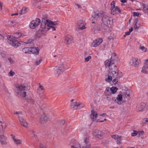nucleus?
I'll return each instance as SVG.
<instances>
[{
  "mask_svg": "<svg viewBox=\"0 0 148 148\" xmlns=\"http://www.w3.org/2000/svg\"><path fill=\"white\" fill-rule=\"evenodd\" d=\"M30 89V87L27 85L22 84L21 85L16 86L15 90L17 92L18 97H25L26 93L24 90H27Z\"/></svg>",
  "mask_w": 148,
  "mask_h": 148,
  "instance_id": "1",
  "label": "nucleus"
},
{
  "mask_svg": "<svg viewBox=\"0 0 148 148\" xmlns=\"http://www.w3.org/2000/svg\"><path fill=\"white\" fill-rule=\"evenodd\" d=\"M65 69V66L64 64L62 63L59 65L58 66H56L54 69L55 75L59 76L62 73Z\"/></svg>",
  "mask_w": 148,
  "mask_h": 148,
  "instance_id": "2",
  "label": "nucleus"
},
{
  "mask_svg": "<svg viewBox=\"0 0 148 148\" xmlns=\"http://www.w3.org/2000/svg\"><path fill=\"white\" fill-rule=\"evenodd\" d=\"M105 65L106 67L109 68V72L110 73H111L112 71H112V70L114 69L116 67L115 63L113 62V61H111L109 59L106 60L105 61Z\"/></svg>",
  "mask_w": 148,
  "mask_h": 148,
  "instance_id": "3",
  "label": "nucleus"
},
{
  "mask_svg": "<svg viewBox=\"0 0 148 148\" xmlns=\"http://www.w3.org/2000/svg\"><path fill=\"white\" fill-rule=\"evenodd\" d=\"M7 38L8 40V43L15 48H17L21 45V43L18 41L13 38L10 36H8Z\"/></svg>",
  "mask_w": 148,
  "mask_h": 148,
  "instance_id": "4",
  "label": "nucleus"
},
{
  "mask_svg": "<svg viewBox=\"0 0 148 148\" xmlns=\"http://www.w3.org/2000/svg\"><path fill=\"white\" fill-rule=\"evenodd\" d=\"M129 64L135 67H138L140 64V60L136 57H132L130 60Z\"/></svg>",
  "mask_w": 148,
  "mask_h": 148,
  "instance_id": "5",
  "label": "nucleus"
},
{
  "mask_svg": "<svg viewBox=\"0 0 148 148\" xmlns=\"http://www.w3.org/2000/svg\"><path fill=\"white\" fill-rule=\"evenodd\" d=\"M104 15V12L103 11H96L94 12L92 16V18L95 20L101 18Z\"/></svg>",
  "mask_w": 148,
  "mask_h": 148,
  "instance_id": "6",
  "label": "nucleus"
},
{
  "mask_svg": "<svg viewBox=\"0 0 148 148\" xmlns=\"http://www.w3.org/2000/svg\"><path fill=\"white\" fill-rule=\"evenodd\" d=\"M41 20L40 19L36 18L35 20L32 21L30 23L29 27L30 28L34 29L36 27L39 25Z\"/></svg>",
  "mask_w": 148,
  "mask_h": 148,
  "instance_id": "7",
  "label": "nucleus"
},
{
  "mask_svg": "<svg viewBox=\"0 0 148 148\" xmlns=\"http://www.w3.org/2000/svg\"><path fill=\"white\" fill-rule=\"evenodd\" d=\"M93 134L96 138L101 139L103 137V133L102 131L98 130H94Z\"/></svg>",
  "mask_w": 148,
  "mask_h": 148,
  "instance_id": "8",
  "label": "nucleus"
},
{
  "mask_svg": "<svg viewBox=\"0 0 148 148\" xmlns=\"http://www.w3.org/2000/svg\"><path fill=\"white\" fill-rule=\"evenodd\" d=\"M83 107V104L78 102H73L71 104V107L72 109L73 110L79 109Z\"/></svg>",
  "mask_w": 148,
  "mask_h": 148,
  "instance_id": "9",
  "label": "nucleus"
},
{
  "mask_svg": "<svg viewBox=\"0 0 148 148\" xmlns=\"http://www.w3.org/2000/svg\"><path fill=\"white\" fill-rule=\"evenodd\" d=\"M101 20L103 24L107 26H108L110 24L111 21L110 18L108 16L104 15L102 17Z\"/></svg>",
  "mask_w": 148,
  "mask_h": 148,
  "instance_id": "10",
  "label": "nucleus"
},
{
  "mask_svg": "<svg viewBox=\"0 0 148 148\" xmlns=\"http://www.w3.org/2000/svg\"><path fill=\"white\" fill-rule=\"evenodd\" d=\"M111 13V14L114 15L118 13H121V11L119 7L118 6L114 7H111L110 8Z\"/></svg>",
  "mask_w": 148,
  "mask_h": 148,
  "instance_id": "11",
  "label": "nucleus"
},
{
  "mask_svg": "<svg viewBox=\"0 0 148 148\" xmlns=\"http://www.w3.org/2000/svg\"><path fill=\"white\" fill-rule=\"evenodd\" d=\"M18 119L21 125L26 128L28 127V123L25 119L20 116H18Z\"/></svg>",
  "mask_w": 148,
  "mask_h": 148,
  "instance_id": "12",
  "label": "nucleus"
},
{
  "mask_svg": "<svg viewBox=\"0 0 148 148\" xmlns=\"http://www.w3.org/2000/svg\"><path fill=\"white\" fill-rule=\"evenodd\" d=\"M48 25H49V28H47V29L49 30L50 28H51L52 30L53 31H55L56 30V28L55 27L53 26V25H56L58 24V21H56L53 22L51 21H50V22H49V23H48Z\"/></svg>",
  "mask_w": 148,
  "mask_h": 148,
  "instance_id": "13",
  "label": "nucleus"
},
{
  "mask_svg": "<svg viewBox=\"0 0 148 148\" xmlns=\"http://www.w3.org/2000/svg\"><path fill=\"white\" fill-rule=\"evenodd\" d=\"M102 39L99 38L94 41L92 43V45L93 47H97L99 45L103 42Z\"/></svg>",
  "mask_w": 148,
  "mask_h": 148,
  "instance_id": "14",
  "label": "nucleus"
},
{
  "mask_svg": "<svg viewBox=\"0 0 148 148\" xmlns=\"http://www.w3.org/2000/svg\"><path fill=\"white\" fill-rule=\"evenodd\" d=\"M148 59H147L145 61L144 66L142 68L141 72L144 73H148Z\"/></svg>",
  "mask_w": 148,
  "mask_h": 148,
  "instance_id": "15",
  "label": "nucleus"
},
{
  "mask_svg": "<svg viewBox=\"0 0 148 148\" xmlns=\"http://www.w3.org/2000/svg\"><path fill=\"white\" fill-rule=\"evenodd\" d=\"M112 75L113 76L112 79H113L112 82L114 84L116 83L118 81L117 79L118 78V73H117L116 71H112L111 73Z\"/></svg>",
  "mask_w": 148,
  "mask_h": 148,
  "instance_id": "16",
  "label": "nucleus"
},
{
  "mask_svg": "<svg viewBox=\"0 0 148 148\" xmlns=\"http://www.w3.org/2000/svg\"><path fill=\"white\" fill-rule=\"evenodd\" d=\"M77 24L79 27L78 28L81 30H82L85 29V26L86 23L85 22L82 20H79L77 23Z\"/></svg>",
  "mask_w": 148,
  "mask_h": 148,
  "instance_id": "17",
  "label": "nucleus"
},
{
  "mask_svg": "<svg viewBox=\"0 0 148 148\" xmlns=\"http://www.w3.org/2000/svg\"><path fill=\"white\" fill-rule=\"evenodd\" d=\"M11 136H12V138L13 139L14 143L17 146L22 144V141L21 140L18 139L15 136H13L12 134H11Z\"/></svg>",
  "mask_w": 148,
  "mask_h": 148,
  "instance_id": "18",
  "label": "nucleus"
},
{
  "mask_svg": "<svg viewBox=\"0 0 148 148\" xmlns=\"http://www.w3.org/2000/svg\"><path fill=\"white\" fill-rule=\"evenodd\" d=\"M7 138L4 135H0V142L2 145H6L8 144L6 141Z\"/></svg>",
  "mask_w": 148,
  "mask_h": 148,
  "instance_id": "19",
  "label": "nucleus"
},
{
  "mask_svg": "<svg viewBox=\"0 0 148 148\" xmlns=\"http://www.w3.org/2000/svg\"><path fill=\"white\" fill-rule=\"evenodd\" d=\"M50 22V21L46 20L45 19H43L42 20L41 23V27L42 28H46V26H49L48 23Z\"/></svg>",
  "mask_w": 148,
  "mask_h": 148,
  "instance_id": "20",
  "label": "nucleus"
},
{
  "mask_svg": "<svg viewBox=\"0 0 148 148\" xmlns=\"http://www.w3.org/2000/svg\"><path fill=\"white\" fill-rule=\"evenodd\" d=\"M97 116L98 114L96 112L93 110H91L90 117L92 121H95L97 118Z\"/></svg>",
  "mask_w": 148,
  "mask_h": 148,
  "instance_id": "21",
  "label": "nucleus"
},
{
  "mask_svg": "<svg viewBox=\"0 0 148 148\" xmlns=\"http://www.w3.org/2000/svg\"><path fill=\"white\" fill-rule=\"evenodd\" d=\"M71 142L73 144L71 147V148H81V145L75 140H72Z\"/></svg>",
  "mask_w": 148,
  "mask_h": 148,
  "instance_id": "22",
  "label": "nucleus"
},
{
  "mask_svg": "<svg viewBox=\"0 0 148 148\" xmlns=\"http://www.w3.org/2000/svg\"><path fill=\"white\" fill-rule=\"evenodd\" d=\"M111 137L116 140L118 144H120L121 142V136L117 135H112Z\"/></svg>",
  "mask_w": 148,
  "mask_h": 148,
  "instance_id": "23",
  "label": "nucleus"
},
{
  "mask_svg": "<svg viewBox=\"0 0 148 148\" xmlns=\"http://www.w3.org/2000/svg\"><path fill=\"white\" fill-rule=\"evenodd\" d=\"M48 119L46 115L45 114H43L41 115L40 120L41 123H45L48 121Z\"/></svg>",
  "mask_w": 148,
  "mask_h": 148,
  "instance_id": "24",
  "label": "nucleus"
},
{
  "mask_svg": "<svg viewBox=\"0 0 148 148\" xmlns=\"http://www.w3.org/2000/svg\"><path fill=\"white\" fill-rule=\"evenodd\" d=\"M104 93L106 96L107 97V99H109V96H111L112 94L110 88L108 87H107L104 92Z\"/></svg>",
  "mask_w": 148,
  "mask_h": 148,
  "instance_id": "25",
  "label": "nucleus"
},
{
  "mask_svg": "<svg viewBox=\"0 0 148 148\" xmlns=\"http://www.w3.org/2000/svg\"><path fill=\"white\" fill-rule=\"evenodd\" d=\"M39 49L37 47L30 48V53H33L35 55H37L39 53Z\"/></svg>",
  "mask_w": 148,
  "mask_h": 148,
  "instance_id": "26",
  "label": "nucleus"
},
{
  "mask_svg": "<svg viewBox=\"0 0 148 148\" xmlns=\"http://www.w3.org/2000/svg\"><path fill=\"white\" fill-rule=\"evenodd\" d=\"M65 42L67 44H70L73 42V37L70 35H68L65 38Z\"/></svg>",
  "mask_w": 148,
  "mask_h": 148,
  "instance_id": "27",
  "label": "nucleus"
},
{
  "mask_svg": "<svg viewBox=\"0 0 148 148\" xmlns=\"http://www.w3.org/2000/svg\"><path fill=\"white\" fill-rule=\"evenodd\" d=\"M141 5L142 7V9L144 13L148 15V5L142 3L141 4Z\"/></svg>",
  "mask_w": 148,
  "mask_h": 148,
  "instance_id": "28",
  "label": "nucleus"
},
{
  "mask_svg": "<svg viewBox=\"0 0 148 148\" xmlns=\"http://www.w3.org/2000/svg\"><path fill=\"white\" fill-rule=\"evenodd\" d=\"M118 58L117 56L116 53H112L111 57L110 59H109L111 61H113V62L115 63V62L117 60Z\"/></svg>",
  "mask_w": 148,
  "mask_h": 148,
  "instance_id": "29",
  "label": "nucleus"
},
{
  "mask_svg": "<svg viewBox=\"0 0 148 148\" xmlns=\"http://www.w3.org/2000/svg\"><path fill=\"white\" fill-rule=\"evenodd\" d=\"M116 98L117 103L119 105L121 104L123 99L122 95L121 94H119L118 95V97Z\"/></svg>",
  "mask_w": 148,
  "mask_h": 148,
  "instance_id": "30",
  "label": "nucleus"
},
{
  "mask_svg": "<svg viewBox=\"0 0 148 148\" xmlns=\"http://www.w3.org/2000/svg\"><path fill=\"white\" fill-rule=\"evenodd\" d=\"M23 52L26 53L31 54L30 47H25L22 49Z\"/></svg>",
  "mask_w": 148,
  "mask_h": 148,
  "instance_id": "31",
  "label": "nucleus"
},
{
  "mask_svg": "<svg viewBox=\"0 0 148 148\" xmlns=\"http://www.w3.org/2000/svg\"><path fill=\"white\" fill-rule=\"evenodd\" d=\"M22 34L20 33H16L14 34L12 37L15 38H18L21 36Z\"/></svg>",
  "mask_w": 148,
  "mask_h": 148,
  "instance_id": "32",
  "label": "nucleus"
},
{
  "mask_svg": "<svg viewBox=\"0 0 148 148\" xmlns=\"http://www.w3.org/2000/svg\"><path fill=\"white\" fill-rule=\"evenodd\" d=\"M0 122L1 123V126L2 130L3 131L7 127V125L6 123L4 122L0 121Z\"/></svg>",
  "mask_w": 148,
  "mask_h": 148,
  "instance_id": "33",
  "label": "nucleus"
},
{
  "mask_svg": "<svg viewBox=\"0 0 148 148\" xmlns=\"http://www.w3.org/2000/svg\"><path fill=\"white\" fill-rule=\"evenodd\" d=\"M146 106L145 103H143L141 105L140 107V109L139 110V111H143L146 108Z\"/></svg>",
  "mask_w": 148,
  "mask_h": 148,
  "instance_id": "34",
  "label": "nucleus"
},
{
  "mask_svg": "<svg viewBox=\"0 0 148 148\" xmlns=\"http://www.w3.org/2000/svg\"><path fill=\"white\" fill-rule=\"evenodd\" d=\"M113 76H110L109 75H107V77H106L105 80L107 82H110L112 80V79Z\"/></svg>",
  "mask_w": 148,
  "mask_h": 148,
  "instance_id": "35",
  "label": "nucleus"
},
{
  "mask_svg": "<svg viewBox=\"0 0 148 148\" xmlns=\"http://www.w3.org/2000/svg\"><path fill=\"white\" fill-rule=\"evenodd\" d=\"M110 89L111 90L112 94H114L118 90V88L116 87H112L110 88Z\"/></svg>",
  "mask_w": 148,
  "mask_h": 148,
  "instance_id": "36",
  "label": "nucleus"
},
{
  "mask_svg": "<svg viewBox=\"0 0 148 148\" xmlns=\"http://www.w3.org/2000/svg\"><path fill=\"white\" fill-rule=\"evenodd\" d=\"M27 12V8L25 7H23L21 10V14H23Z\"/></svg>",
  "mask_w": 148,
  "mask_h": 148,
  "instance_id": "37",
  "label": "nucleus"
},
{
  "mask_svg": "<svg viewBox=\"0 0 148 148\" xmlns=\"http://www.w3.org/2000/svg\"><path fill=\"white\" fill-rule=\"evenodd\" d=\"M29 132L30 133L31 135H32V137H36V134L34 132L33 130H30L29 131Z\"/></svg>",
  "mask_w": 148,
  "mask_h": 148,
  "instance_id": "38",
  "label": "nucleus"
},
{
  "mask_svg": "<svg viewBox=\"0 0 148 148\" xmlns=\"http://www.w3.org/2000/svg\"><path fill=\"white\" fill-rule=\"evenodd\" d=\"M130 90H127L125 92V96L127 97H129L130 96Z\"/></svg>",
  "mask_w": 148,
  "mask_h": 148,
  "instance_id": "39",
  "label": "nucleus"
},
{
  "mask_svg": "<svg viewBox=\"0 0 148 148\" xmlns=\"http://www.w3.org/2000/svg\"><path fill=\"white\" fill-rule=\"evenodd\" d=\"M27 100L28 102L30 103L31 104H33L34 103V100L31 97L29 98Z\"/></svg>",
  "mask_w": 148,
  "mask_h": 148,
  "instance_id": "40",
  "label": "nucleus"
},
{
  "mask_svg": "<svg viewBox=\"0 0 148 148\" xmlns=\"http://www.w3.org/2000/svg\"><path fill=\"white\" fill-rule=\"evenodd\" d=\"M15 74V73L12 70H11L8 73V75L10 77H12Z\"/></svg>",
  "mask_w": 148,
  "mask_h": 148,
  "instance_id": "41",
  "label": "nucleus"
},
{
  "mask_svg": "<svg viewBox=\"0 0 148 148\" xmlns=\"http://www.w3.org/2000/svg\"><path fill=\"white\" fill-rule=\"evenodd\" d=\"M141 15V14L139 12H133V16H139Z\"/></svg>",
  "mask_w": 148,
  "mask_h": 148,
  "instance_id": "42",
  "label": "nucleus"
},
{
  "mask_svg": "<svg viewBox=\"0 0 148 148\" xmlns=\"http://www.w3.org/2000/svg\"><path fill=\"white\" fill-rule=\"evenodd\" d=\"M138 132L134 130L133 132L131 133V135L132 136H135L138 134Z\"/></svg>",
  "mask_w": 148,
  "mask_h": 148,
  "instance_id": "43",
  "label": "nucleus"
},
{
  "mask_svg": "<svg viewBox=\"0 0 148 148\" xmlns=\"http://www.w3.org/2000/svg\"><path fill=\"white\" fill-rule=\"evenodd\" d=\"M59 122V124L61 126L63 125L65 123V121L64 120L60 121Z\"/></svg>",
  "mask_w": 148,
  "mask_h": 148,
  "instance_id": "44",
  "label": "nucleus"
},
{
  "mask_svg": "<svg viewBox=\"0 0 148 148\" xmlns=\"http://www.w3.org/2000/svg\"><path fill=\"white\" fill-rule=\"evenodd\" d=\"M91 59V57L90 56H89L86 58H85V62H88L89 60Z\"/></svg>",
  "mask_w": 148,
  "mask_h": 148,
  "instance_id": "45",
  "label": "nucleus"
},
{
  "mask_svg": "<svg viewBox=\"0 0 148 148\" xmlns=\"http://www.w3.org/2000/svg\"><path fill=\"white\" fill-rule=\"evenodd\" d=\"M140 49L143 51L146 52L147 51V49L144 46L141 47Z\"/></svg>",
  "mask_w": 148,
  "mask_h": 148,
  "instance_id": "46",
  "label": "nucleus"
},
{
  "mask_svg": "<svg viewBox=\"0 0 148 148\" xmlns=\"http://www.w3.org/2000/svg\"><path fill=\"white\" fill-rule=\"evenodd\" d=\"M143 123L145 124H148V118L144 119L143 120Z\"/></svg>",
  "mask_w": 148,
  "mask_h": 148,
  "instance_id": "47",
  "label": "nucleus"
},
{
  "mask_svg": "<svg viewBox=\"0 0 148 148\" xmlns=\"http://www.w3.org/2000/svg\"><path fill=\"white\" fill-rule=\"evenodd\" d=\"M42 60V59H40L38 61H36V65H39L41 62Z\"/></svg>",
  "mask_w": 148,
  "mask_h": 148,
  "instance_id": "48",
  "label": "nucleus"
},
{
  "mask_svg": "<svg viewBox=\"0 0 148 148\" xmlns=\"http://www.w3.org/2000/svg\"><path fill=\"white\" fill-rule=\"evenodd\" d=\"M138 22L137 20H136V21L135 24V25L134 26V28L135 29H138V28H139V27L137 26V25H136V24Z\"/></svg>",
  "mask_w": 148,
  "mask_h": 148,
  "instance_id": "49",
  "label": "nucleus"
},
{
  "mask_svg": "<svg viewBox=\"0 0 148 148\" xmlns=\"http://www.w3.org/2000/svg\"><path fill=\"white\" fill-rule=\"evenodd\" d=\"M115 1H112L111 3V7H116L115 6Z\"/></svg>",
  "mask_w": 148,
  "mask_h": 148,
  "instance_id": "50",
  "label": "nucleus"
},
{
  "mask_svg": "<svg viewBox=\"0 0 148 148\" xmlns=\"http://www.w3.org/2000/svg\"><path fill=\"white\" fill-rule=\"evenodd\" d=\"M144 134V132L143 131L139 132L138 133V135L139 136H141L143 135Z\"/></svg>",
  "mask_w": 148,
  "mask_h": 148,
  "instance_id": "51",
  "label": "nucleus"
},
{
  "mask_svg": "<svg viewBox=\"0 0 148 148\" xmlns=\"http://www.w3.org/2000/svg\"><path fill=\"white\" fill-rule=\"evenodd\" d=\"M8 60L9 61L12 63H13L14 62V61L13 60L10 58H8Z\"/></svg>",
  "mask_w": 148,
  "mask_h": 148,
  "instance_id": "52",
  "label": "nucleus"
},
{
  "mask_svg": "<svg viewBox=\"0 0 148 148\" xmlns=\"http://www.w3.org/2000/svg\"><path fill=\"white\" fill-rule=\"evenodd\" d=\"M4 39V37L0 34V40L3 41V40Z\"/></svg>",
  "mask_w": 148,
  "mask_h": 148,
  "instance_id": "53",
  "label": "nucleus"
},
{
  "mask_svg": "<svg viewBox=\"0 0 148 148\" xmlns=\"http://www.w3.org/2000/svg\"><path fill=\"white\" fill-rule=\"evenodd\" d=\"M130 32L129 31L126 32L125 33V35L124 36L125 37L127 35H129L130 34Z\"/></svg>",
  "mask_w": 148,
  "mask_h": 148,
  "instance_id": "54",
  "label": "nucleus"
},
{
  "mask_svg": "<svg viewBox=\"0 0 148 148\" xmlns=\"http://www.w3.org/2000/svg\"><path fill=\"white\" fill-rule=\"evenodd\" d=\"M39 88L41 90H44V88L40 84H39Z\"/></svg>",
  "mask_w": 148,
  "mask_h": 148,
  "instance_id": "55",
  "label": "nucleus"
},
{
  "mask_svg": "<svg viewBox=\"0 0 148 148\" xmlns=\"http://www.w3.org/2000/svg\"><path fill=\"white\" fill-rule=\"evenodd\" d=\"M75 7L76 8H81V6L79 4H75Z\"/></svg>",
  "mask_w": 148,
  "mask_h": 148,
  "instance_id": "56",
  "label": "nucleus"
},
{
  "mask_svg": "<svg viewBox=\"0 0 148 148\" xmlns=\"http://www.w3.org/2000/svg\"><path fill=\"white\" fill-rule=\"evenodd\" d=\"M14 114H22V112L21 111H19V112H16L14 113Z\"/></svg>",
  "mask_w": 148,
  "mask_h": 148,
  "instance_id": "57",
  "label": "nucleus"
},
{
  "mask_svg": "<svg viewBox=\"0 0 148 148\" xmlns=\"http://www.w3.org/2000/svg\"><path fill=\"white\" fill-rule=\"evenodd\" d=\"M39 148H47L45 146L42 145L40 144L39 146Z\"/></svg>",
  "mask_w": 148,
  "mask_h": 148,
  "instance_id": "58",
  "label": "nucleus"
},
{
  "mask_svg": "<svg viewBox=\"0 0 148 148\" xmlns=\"http://www.w3.org/2000/svg\"><path fill=\"white\" fill-rule=\"evenodd\" d=\"M112 99L113 101H115L116 102V103H117V99H116V97H113L112 98Z\"/></svg>",
  "mask_w": 148,
  "mask_h": 148,
  "instance_id": "59",
  "label": "nucleus"
},
{
  "mask_svg": "<svg viewBox=\"0 0 148 148\" xmlns=\"http://www.w3.org/2000/svg\"><path fill=\"white\" fill-rule=\"evenodd\" d=\"M32 42L31 40L29 39L28 41H26L25 42V43L26 44H28L29 43H30Z\"/></svg>",
  "mask_w": 148,
  "mask_h": 148,
  "instance_id": "60",
  "label": "nucleus"
},
{
  "mask_svg": "<svg viewBox=\"0 0 148 148\" xmlns=\"http://www.w3.org/2000/svg\"><path fill=\"white\" fill-rule=\"evenodd\" d=\"M88 140H89L88 139L86 138L85 139L84 142L88 144Z\"/></svg>",
  "mask_w": 148,
  "mask_h": 148,
  "instance_id": "61",
  "label": "nucleus"
},
{
  "mask_svg": "<svg viewBox=\"0 0 148 148\" xmlns=\"http://www.w3.org/2000/svg\"><path fill=\"white\" fill-rule=\"evenodd\" d=\"M127 1V0H121V2L122 3H126Z\"/></svg>",
  "mask_w": 148,
  "mask_h": 148,
  "instance_id": "62",
  "label": "nucleus"
},
{
  "mask_svg": "<svg viewBox=\"0 0 148 148\" xmlns=\"http://www.w3.org/2000/svg\"><path fill=\"white\" fill-rule=\"evenodd\" d=\"M104 122V121H100V120H97V121H96V122H100V123H101V122Z\"/></svg>",
  "mask_w": 148,
  "mask_h": 148,
  "instance_id": "63",
  "label": "nucleus"
},
{
  "mask_svg": "<svg viewBox=\"0 0 148 148\" xmlns=\"http://www.w3.org/2000/svg\"><path fill=\"white\" fill-rule=\"evenodd\" d=\"M106 114V113H103L101 115V116L103 117H105Z\"/></svg>",
  "mask_w": 148,
  "mask_h": 148,
  "instance_id": "64",
  "label": "nucleus"
}]
</instances>
